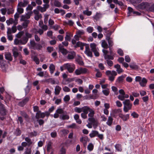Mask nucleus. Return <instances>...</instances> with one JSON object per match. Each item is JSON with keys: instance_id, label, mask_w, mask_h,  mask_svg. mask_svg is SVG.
<instances>
[{"instance_id": "nucleus-1", "label": "nucleus", "mask_w": 154, "mask_h": 154, "mask_svg": "<svg viewBox=\"0 0 154 154\" xmlns=\"http://www.w3.org/2000/svg\"><path fill=\"white\" fill-rule=\"evenodd\" d=\"M60 70L63 71L67 69L69 73H72L75 69V65L72 63H67L64 64L60 67Z\"/></svg>"}, {"instance_id": "nucleus-2", "label": "nucleus", "mask_w": 154, "mask_h": 154, "mask_svg": "<svg viewBox=\"0 0 154 154\" xmlns=\"http://www.w3.org/2000/svg\"><path fill=\"white\" fill-rule=\"evenodd\" d=\"M29 48L30 49L40 50L42 48V46L39 43H37L34 40H31L30 45H29Z\"/></svg>"}, {"instance_id": "nucleus-3", "label": "nucleus", "mask_w": 154, "mask_h": 154, "mask_svg": "<svg viewBox=\"0 0 154 154\" xmlns=\"http://www.w3.org/2000/svg\"><path fill=\"white\" fill-rule=\"evenodd\" d=\"M124 106L123 110L125 112H127L128 110L131 109L132 104L130 103V101L128 99L125 100L123 102Z\"/></svg>"}, {"instance_id": "nucleus-4", "label": "nucleus", "mask_w": 154, "mask_h": 154, "mask_svg": "<svg viewBox=\"0 0 154 154\" xmlns=\"http://www.w3.org/2000/svg\"><path fill=\"white\" fill-rule=\"evenodd\" d=\"M106 74L108 76L109 80L111 82L114 80L115 77L117 75V72L114 70H107L106 72Z\"/></svg>"}, {"instance_id": "nucleus-5", "label": "nucleus", "mask_w": 154, "mask_h": 154, "mask_svg": "<svg viewBox=\"0 0 154 154\" xmlns=\"http://www.w3.org/2000/svg\"><path fill=\"white\" fill-rule=\"evenodd\" d=\"M102 51L103 54V55L104 58L106 60L108 59L113 60L114 59L113 55L111 51L110 52V55L108 54V51L106 50L103 49L102 50Z\"/></svg>"}, {"instance_id": "nucleus-6", "label": "nucleus", "mask_w": 154, "mask_h": 154, "mask_svg": "<svg viewBox=\"0 0 154 154\" xmlns=\"http://www.w3.org/2000/svg\"><path fill=\"white\" fill-rule=\"evenodd\" d=\"M90 45L91 50L94 52V55L96 57L99 56V50L97 47L96 45L94 43H93L91 44Z\"/></svg>"}, {"instance_id": "nucleus-7", "label": "nucleus", "mask_w": 154, "mask_h": 154, "mask_svg": "<svg viewBox=\"0 0 154 154\" xmlns=\"http://www.w3.org/2000/svg\"><path fill=\"white\" fill-rule=\"evenodd\" d=\"M88 72V69L86 68L79 67L75 70V73L76 75H79L82 74H84Z\"/></svg>"}, {"instance_id": "nucleus-8", "label": "nucleus", "mask_w": 154, "mask_h": 154, "mask_svg": "<svg viewBox=\"0 0 154 154\" xmlns=\"http://www.w3.org/2000/svg\"><path fill=\"white\" fill-rule=\"evenodd\" d=\"M85 32L82 29L78 30L76 32V34L74 36V38L77 41H79L80 38H81L82 36L85 34Z\"/></svg>"}, {"instance_id": "nucleus-9", "label": "nucleus", "mask_w": 154, "mask_h": 154, "mask_svg": "<svg viewBox=\"0 0 154 154\" xmlns=\"http://www.w3.org/2000/svg\"><path fill=\"white\" fill-rule=\"evenodd\" d=\"M149 7V3L147 2H142L139 5L137 8L141 9H145L148 11Z\"/></svg>"}, {"instance_id": "nucleus-10", "label": "nucleus", "mask_w": 154, "mask_h": 154, "mask_svg": "<svg viewBox=\"0 0 154 154\" xmlns=\"http://www.w3.org/2000/svg\"><path fill=\"white\" fill-rule=\"evenodd\" d=\"M27 42V39L25 38L24 40H22V38L20 39L16 38L14 41V43L15 45L20 44H25Z\"/></svg>"}, {"instance_id": "nucleus-11", "label": "nucleus", "mask_w": 154, "mask_h": 154, "mask_svg": "<svg viewBox=\"0 0 154 154\" xmlns=\"http://www.w3.org/2000/svg\"><path fill=\"white\" fill-rule=\"evenodd\" d=\"M88 120L93 125L94 128H95L98 126V123L97 120L94 117L89 118Z\"/></svg>"}, {"instance_id": "nucleus-12", "label": "nucleus", "mask_w": 154, "mask_h": 154, "mask_svg": "<svg viewBox=\"0 0 154 154\" xmlns=\"http://www.w3.org/2000/svg\"><path fill=\"white\" fill-rule=\"evenodd\" d=\"M20 21L23 22L22 23V25L24 28H26L29 22V21L28 20L25 19L24 16L21 17Z\"/></svg>"}, {"instance_id": "nucleus-13", "label": "nucleus", "mask_w": 154, "mask_h": 154, "mask_svg": "<svg viewBox=\"0 0 154 154\" xmlns=\"http://www.w3.org/2000/svg\"><path fill=\"white\" fill-rule=\"evenodd\" d=\"M64 112L63 110L61 108L57 109L54 114V117L55 118H58L59 116V114L62 115Z\"/></svg>"}, {"instance_id": "nucleus-14", "label": "nucleus", "mask_w": 154, "mask_h": 154, "mask_svg": "<svg viewBox=\"0 0 154 154\" xmlns=\"http://www.w3.org/2000/svg\"><path fill=\"white\" fill-rule=\"evenodd\" d=\"M128 16H129L130 15H132V14H135L136 15H141V13L137 12L134 11L133 9L130 7H128Z\"/></svg>"}, {"instance_id": "nucleus-15", "label": "nucleus", "mask_w": 154, "mask_h": 154, "mask_svg": "<svg viewBox=\"0 0 154 154\" xmlns=\"http://www.w3.org/2000/svg\"><path fill=\"white\" fill-rule=\"evenodd\" d=\"M43 7H42L41 6H38L37 7V9L40 11L41 12H43L46 11L47 8H48L49 5L46 4H44Z\"/></svg>"}, {"instance_id": "nucleus-16", "label": "nucleus", "mask_w": 154, "mask_h": 154, "mask_svg": "<svg viewBox=\"0 0 154 154\" xmlns=\"http://www.w3.org/2000/svg\"><path fill=\"white\" fill-rule=\"evenodd\" d=\"M5 59L9 61H11L13 60L12 56L11 53L9 52H5Z\"/></svg>"}, {"instance_id": "nucleus-17", "label": "nucleus", "mask_w": 154, "mask_h": 154, "mask_svg": "<svg viewBox=\"0 0 154 154\" xmlns=\"http://www.w3.org/2000/svg\"><path fill=\"white\" fill-rule=\"evenodd\" d=\"M85 53L88 57H91L92 56V52L90 51L88 45L86 46Z\"/></svg>"}, {"instance_id": "nucleus-18", "label": "nucleus", "mask_w": 154, "mask_h": 154, "mask_svg": "<svg viewBox=\"0 0 154 154\" xmlns=\"http://www.w3.org/2000/svg\"><path fill=\"white\" fill-rule=\"evenodd\" d=\"M29 3L27 0H23V1L19 2L18 5V7H25Z\"/></svg>"}, {"instance_id": "nucleus-19", "label": "nucleus", "mask_w": 154, "mask_h": 154, "mask_svg": "<svg viewBox=\"0 0 154 154\" xmlns=\"http://www.w3.org/2000/svg\"><path fill=\"white\" fill-rule=\"evenodd\" d=\"M0 112L2 116H5L6 115V111L4 107V105L0 103Z\"/></svg>"}, {"instance_id": "nucleus-20", "label": "nucleus", "mask_w": 154, "mask_h": 154, "mask_svg": "<svg viewBox=\"0 0 154 154\" xmlns=\"http://www.w3.org/2000/svg\"><path fill=\"white\" fill-rule=\"evenodd\" d=\"M119 116L124 121H127L129 119V114H127L125 115L122 113H119Z\"/></svg>"}, {"instance_id": "nucleus-21", "label": "nucleus", "mask_w": 154, "mask_h": 154, "mask_svg": "<svg viewBox=\"0 0 154 154\" xmlns=\"http://www.w3.org/2000/svg\"><path fill=\"white\" fill-rule=\"evenodd\" d=\"M67 54V58L69 60L73 59L75 55V52L73 51L68 52Z\"/></svg>"}, {"instance_id": "nucleus-22", "label": "nucleus", "mask_w": 154, "mask_h": 154, "mask_svg": "<svg viewBox=\"0 0 154 154\" xmlns=\"http://www.w3.org/2000/svg\"><path fill=\"white\" fill-rule=\"evenodd\" d=\"M59 50L63 55H66L68 53V52L66 49L63 48L61 44L59 45Z\"/></svg>"}, {"instance_id": "nucleus-23", "label": "nucleus", "mask_w": 154, "mask_h": 154, "mask_svg": "<svg viewBox=\"0 0 154 154\" xmlns=\"http://www.w3.org/2000/svg\"><path fill=\"white\" fill-rule=\"evenodd\" d=\"M45 116L44 112L41 113V111H38L36 114L35 117L37 119H39L40 118H44Z\"/></svg>"}, {"instance_id": "nucleus-24", "label": "nucleus", "mask_w": 154, "mask_h": 154, "mask_svg": "<svg viewBox=\"0 0 154 154\" xmlns=\"http://www.w3.org/2000/svg\"><path fill=\"white\" fill-rule=\"evenodd\" d=\"M12 51L13 52V56L15 58H17L18 56H20L16 47H14Z\"/></svg>"}, {"instance_id": "nucleus-25", "label": "nucleus", "mask_w": 154, "mask_h": 154, "mask_svg": "<svg viewBox=\"0 0 154 154\" xmlns=\"http://www.w3.org/2000/svg\"><path fill=\"white\" fill-rule=\"evenodd\" d=\"M29 100V98L26 97L21 101L20 102L18 103V105L21 106H23L28 102Z\"/></svg>"}, {"instance_id": "nucleus-26", "label": "nucleus", "mask_w": 154, "mask_h": 154, "mask_svg": "<svg viewBox=\"0 0 154 154\" xmlns=\"http://www.w3.org/2000/svg\"><path fill=\"white\" fill-rule=\"evenodd\" d=\"M55 69V65L52 63L50 64L49 66V70L51 75L53 74Z\"/></svg>"}, {"instance_id": "nucleus-27", "label": "nucleus", "mask_w": 154, "mask_h": 154, "mask_svg": "<svg viewBox=\"0 0 154 154\" xmlns=\"http://www.w3.org/2000/svg\"><path fill=\"white\" fill-rule=\"evenodd\" d=\"M61 90V88L58 85L56 86L54 89V94L55 95H58Z\"/></svg>"}, {"instance_id": "nucleus-28", "label": "nucleus", "mask_w": 154, "mask_h": 154, "mask_svg": "<svg viewBox=\"0 0 154 154\" xmlns=\"http://www.w3.org/2000/svg\"><path fill=\"white\" fill-rule=\"evenodd\" d=\"M147 82V80L145 78H143L141 79L139 83L141 86L143 87L146 85Z\"/></svg>"}, {"instance_id": "nucleus-29", "label": "nucleus", "mask_w": 154, "mask_h": 154, "mask_svg": "<svg viewBox=\"0 0 154 154\" xmlns=\"http://www.w3.org/2000/svg\"><path fill=\"white\" fill-rule=\"evenodd\" d=\"M39 25L41 28L43 29L45 31L47 30L48 29V26L46 25H43L42 21H40Z\"/></svg>"}, {"instance_id": "nucleus-30", "label": "nucleus", "mask_w": 154, "mask_h": 154, "mask_svg": "<svg viewBox=\"0 0 154 154\" xmlns=\"http://www.w3.org/2000/svg\"><path fill=\"white\" fill-rule=\"evenodd\" d=\"M60 117L63 120L68 119H69V116L66 114V113L65 112L62 115L60 116Z\"/></svg>"}, {"instance_id": "nucleus-31", "label": "nucleus", "mask_w": 154, "mask_h": 154, "mask_svg": "<svg viewBox=\"0 0 154 154\" xmlns=\"http://www.w3.org/2000/svg\"><path fill=\"white\" fill-rule=\"evenodd\" d=\"M88 140V138L86 136L83 137L80 139V141L82 142L84 145H86Z\"/></svg>"}, {"instance_id": "nucleus-32", "label": "nucleus", "mask_w": 154, "mask_h": 154, "mask_svg": "<svg viewBox=\"0 0 154 154\" xmlns=\"http://www.w3.org/2000/svg\"><path fill=\"white\" fill-rule=\"evenodd\" d=\"M91 109L88 106H84L82 107V112L87 114Z\"/></svg>"}, {"instance_id": "nucleus-33", "label": "nucleus", "mask_w": 154, "mask_h": 154, "mask_svg": "<svg viewBox=\"0 0 154 154\" xmlns=\"http://www.w3.org/2000/svg\"><path fill=\"white\" fill-rule=\"evenodd\" d=\"M98 134V132L96 131H93L90 134L89 136L91 138L93 137L97 136Z\"/></svg>"}, {"instance_id": "nucleus-34", "label": "nucleus", "mask_w": 154, "mask_h": 154, "mask_svg": "<svg viewBox=\"0 0 154 154\" xmlns=\"http://www.w3.org/2000/svg\"><path fill=\"white\" fill-rule=\"evenodd\" d=\"M32 12L31 11H29L25 15H22L21 16H24L25 19L28 20Z\"/></svg>"}, {"instance_id": "nucleus-35", "label": "nucleus", "mask_w": 154, "mask_h": 154, "mask_svg": "<svg viewBox=\"0 0 154 154\" xmlns=\"http://www.w3.org/2000/svg\"><path fill=\"white\" fill-rule=\"evenodd\" d=\"M101 46L104 48L107 49L108 48V45L105 40L102 41Z\"/></svg>"}, {"instance_id": "nucleus-36", "label": "nucleus", "mask_w": 154, "mask_h": 154, "mask_svg": "<svg viewBox=\"0 0 154 154\" xmlns=\"http://www.w3.org/2000/svg\"><path fill=\"white\" fill-rule=\"evenodd\" d=\"M113 120V118L111 116H109L106 122V124L109 126H110L112 123Z\"/></svg>"}, {"instance_id": "nucleus-37", "label": "nucleus", "mask_w": 154, "mask_h": 154, "mask_svg": "<svg viewBox=\"0 0 154 154\" xmlns=\"http://www.w3.org/2000/svg\"><path fill=\"white\" fill-rule=\"evenodd\" d=\"M89 112L88 114V116L89 118L94 117V114H95V112L94 110L92 109H90Z\"/></svg>"}, {"instance_id": "nucleus-38", "label": "nucleus", "mask_w": 154, "mask_h": 154, "mask_svg": "<svg viewBox=\"0 0 154 154\" xmlns=\"http://www.w3.org/2000/svg\"><path fill=\"white\" fill-rule=\"evenodd\" d=\"M25 36H24V37H22V40H24L25 38L27 39V41L28 38H31L32 37V34L27 32H26L25 34Z\"/></svg>"}, {"instance_id": "nucleus-39", "label": "nucleus", "mask_w": 154, "mask_h": 154, "mask_svg": "<svg viewBox=\"0 0 154 154\" xmlns=\"http://www.w3.org/2000/svg\"><path fill=\"white\" fill-rule=\"evenodd\" d=\"M125 77V75H122L119 76L118 78L116 81L119 83L122 82Z\"/></svg>"}, {"instance_id": "nucleus-40", "label": "nucleus", "mask_w": 154, "mask_h": 154, "mask_svg": "<svg viewBox=\"0 0 154 154\" xmlns=\"http://www.w3.org/2000/svg\"><path fill=\"white\" fill-rule=\"evenodd\" d=\"M25 140L27 143L28 146H30L32 143V142L31 141V139L28 137H26L25 138Z\"/></svg>"}, {"instance_id": "nucleus-41", "label": "nucleus", "mask_w": 154, "mask_h": 154, "mask_svg": "<svg viewBox=\"0 0 154 154\" xmlns=\"http://www.w3.org/2000/svg\"><path fill=\"white\" fill-rule=\"evenodd\" d=\"M14 22V20L12 18H10L8 20L6 21V23L8 26H9L10 24L13 23Z\"/></svg>"}, {"instance_id": "nucleus-42", "label": "nucleus", "mask_w": 154, "mask_h": 154, "mask_svg": "<svg viewBox=\"0 0 154 154\" xmlns=\"http://www.w3.org/2000/svg\"><path fill=\"white\" fill-rule=\"evenodd\" d=\"M83 14L88 16H90L92 14V12L89 11L88 9L83 11Z\"/></svg>"}, {"instance_id": "nucleus-43", "label": "nucleus", "mask_w": 154, "mask_h": 154, "mask_svg": "<svg viewBox=\"0 0 154 154\" xmlns=\"http://www.w3.org/2000/svg\"><path fill=\"white\" fill-rule=\"evenodd\" d=\"M148 11L154 12V4H149Z\"/></svg>"}, {"instance_id": "nucleus-44", "label": "nucleus", "mask_w": 154, "mask_h": 154, "mask_svg": "<svg viewBox=\"0 0 154 154\" xmlns=\"http://www.w3.org/2000/svg\"><path fill=\"white\" fill-rule=\"evenodd\" d=\"M116 150L118 151H121L122 150L121 145L120 144H117L115 146Z\"/></svg>"}, {"instance_id": "nucleus-45", "label": "nucleus", "mask_w": 154, "mask_h": 154, "mask_svg": "<svg viewBox=\"0 0 154 154\" xmlns=\"http://www.w3.org/2000/svg\"><path fill=\"white\" fill-rule=\"evenodd\" d=\"M130 67L133 69H137L138 68V66L135 63H131L130 65Z\"/></svg>"}, {"instance_id": "nucleus-46", "label": "nucleus", "mask_w": 154, "mask_h": 154, "mask_svg": "<svg viewBox=\"0 0 154 154\" xmlns=\"http://www.w3.org/2000/svg\"><path fill=\"white\" fill-rule=\"evenodd\" d=\"M24 33L23 32L21 31L19 32L16 35V36L18 38H22V37H24Z\"/></svg>"}, {"instance_id": "nucleus-47", "label": "nucleus", "mask_w": 154, "mask_h": 154, "mask_svg": "<svg viewBox=\"0 0 154 154\" xmlns=\"http://www.w3.org/2000/svg\"><path fill=\"white\" fill-rule=\"evenodd\" d=\"M101 16V14L100 13L97 12L94 16L93 17V18L96 20L99 19Z\"/></svg>"}, {"instance_id": "nucleus-48", "label": "nucleus", "mask_w": 154, "mask_h": 154, "mask_svg": "<svg viewBox=\"0 0 154 154\" xmlns=\"http://www.w3.org/2000/svg\"><path fill=\"white\" fill-rule=\"evenodd\" d=\"M74 111L75 112L80 113L82 112V107L81 108L76 107L74 108Z\"/></svg>"}, {"instance_id": "nucleus-49", "label": "nucleus", "mask_w": 154, "mask_h": 154, "mask_svg": "<svg viewBox=\"0 0 154 154\" xmlns=\"http://www.w3.org/2000/svg\"><path fill=\"white\" fill-rule=\"evenodd\" d=\"M44 31L45 30L43 29L39 28L36 30L35 33H38L40 35H41L43 34Z\"/></svg>"}, {"instance_id": "nucleus-50", "label": "nucleus", "mask_w": 154, "mask_h": 154, "mask_svg": "<svg viewBox=\"0 0 154 154\" xmlns=\"http://www.w3.org/2000/svg\"><path fill=\"white\" fill-rule=\"evenodd\" d=\"M111 88L112 91H113L115 94L117 95L118 94V89L116 87L112 86V87Z\"/></svg>"}, {"instance_id": "nucleus-51", "label": "nucleus", "mask_w": 154, "mask_h": 154, "mask_svg": "<svg viewBox=\"0 0 154 154\" xmlns=\"http://www.w3.org/2000/svg\"><path fill=\"white\" fill-rule=\"evenodd\" d=\"M88 149L90 151H92L94 148V145L92 143H90L87 146Z\"/></svg>"}, {"instance_id": "nucleus-52", "label": "nucleus", "mask_w": 154, "mask_h": 154, "mask_svg": "<svg viewBox=\"0 0 154 154\" xmlns=\"http://www.w3.org/2000/svg\"><path fill=\"white\" fill-rule=\"evenodd\" d=\"M94 30V28L92 27L88 26L86 29L87 31L89 33H92Z\"/></svg>"}, {"instance_id": "nucleus-53", "label": "nucleus", "mask_w": 154, "mask_h": 154, "mask_svg": "<svg viewBox=\"0 0 154 154\" xmlns=\"http://www.w3.org/2000/svg\"><path fill=\"white\" fill-rule=\"evenodd\" d=\"M102 92L104 95L106 96H107L109 94V91L108 89H106L102 91Z\"/></svg>"}, {"instance_id": "nucleus-54", "label": "nucleus", "mask_w": 154, "mask_h": 154, "mask_svg": "<svg viewBox=\"0 0 154 154\" xmlns=\"http://www.w3.org/2000/svg\"><path fill=\"white\" fill-rule=\"evenodd\" d=\"M54 4L56 7H59L61 6V3L58 0H55L54 2Z\"/></svg>"}, {"instance_id": "nucleus-55", "label": "nucleus", "mask_w": 154, "mask_h": 154, "mask_svg": "<svg viewBox=\"0 0 154 154\" xmlns=\"http://www.w3.org/2000/svg\"><path fill=\"white\" fill-rule=\"evenodd\" d=\"M47 35L49 37H50L52 39L53 38H55V37L54 38L52 37L53 35V32L51 31H48L47 32Z\"/></svg>"}, {"instance_id": "nucleus-56", "label": "nucleus", "mask_w": 154, "mask_h": 154, "mask_svg": "<svg viewBox=\"0 0 154 154\" xmlns=\"http://www.w3.org/2000/svg\"><path fill=\"white\" fill-rule=\"evenodd\" d=\"M70 100V96L69 95H65L63 98L64 101L65 102H68Z\"/></svg>"}, {"instance_id": "nucleus-57", "label": "nucleus", "mask_w": 154, "mask_h": 154, "mask_svg": "<svg viewBox=\"0 0 154 154\" xmlns=\"http://www.w3.org/2000/svg\"><path fill=\"white\" fill-rule=\"evenodd\" d=\"M63 91L65 92H69L70 91V89L66 86H65L62 88Z\"/></svg>"}, {"instance_id": "nucleus-58", "label": "nucleus", "mask_w": 154, "mask_h": 154, "mask_svg": "<svg viewBox=\"0 0 154 154\" xmlns=\"http://www.w3.org/2000/svg\"><path fill=\"white\" fill-rule=\"evenodd\" d=\"M32 150L31 148H26V150L24 152V154H31Z\"/></svg>"}, {"instance_id": "nucleus-59", "label": "nucleus", "mask_w": 154, "mask_h": 154, "mask_svg": "<svg viewBox=\"0 0 154 154\" xmlns=\"http://www.w3.org/2000/svg\"><path fill=\"white\" fill-rule=\"evenodd\" d=\"M111 60L108 59L106 60V62L107 65L109 66H112L113 65V62Z\"/></svg>"}, {"instance_id": "nucleus-60", "label": "nucleus", "mask_w": 154, "mask_h": 154, "mask_svg": "<svg viewBox=\"0 0 154 154\" xmlns=\"http://www.w3.org/2000/svg\"><path fill=\"white\" fill-rule=\"evenodd\" d=\"M114 3L116 4H118L119 5L122 6L123 5V3L121 1H119L118 0H113Z\"/></svg>"}, {"instance_id": "nucleus-61", "label": "nucleus", "mask_w": 154, "mask_h": 154, "mask_svg": "<svg viewBox=\"0 0 154 154\" xmlns=\"http://www.w3.org/2000/svg\"><path fill=\"white\" fill-rule=\"evenodd\" d=\"M22 7H18L17 11L19 14H22L23 12V9L21 8Z\"/></svg>"}, {"instance_id": "nucleus-62", "label": "nucleus", "mask_w": 154, "mask_h": 154, "mask_svg": "<svg viewBox=\"0 0 154 154\" xmlns=\"http://www.w3.org/2000/svg\"><path fill=\"white\" fill-rule=\"evenodd\" d=\"M33 60L35 62L36 64H39V59L36 56H35L33 57Z\"/></svg>"}, {"instance_id": "nucleus-63", "label": "nucleus", "mask_w": 154, "mask_h": 154, "mask_svg": "<svg viewBox=\"0 0 154 154\" xmlns=\"http://www.w3.org/2000/svg\"><path fill=\"white\" fill-rule=\"evenodd\" d=\"M76 61L80 65H83L84 64L83 62L80 59H78L76 60Z\"/></svg>"}, {"instance_id": "nucleus-64", "label": "nucleus", "mask_w": 154, "mask_h": 154, "mask_svg": "<svg viewBox=\"0 0 154 154\" xmlns=\"http://www.w3.org/2000/svg\"><path fill=\"white\" fill-rule=\"evenodd\" d=\"M66 150L65 148L63 147H62L60 151V154H66Z\"/></svg>"}]
</instances>
